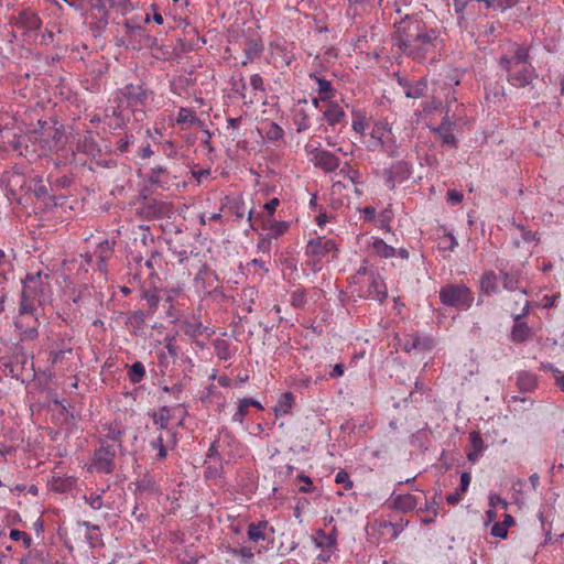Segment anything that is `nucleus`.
<instances>
[{
    "label": "nucleus",
    "mask_w": 564,
    "mask_h": 564,
    "mask_svg": "<svg viewBox=\"0 0 564 564\" xmlns=\"http://www.w3.org/2000/svg\"><path fill=\"white\" fill-rule=\"evenodd\" d=\"M393 43L406 56L422 62L430 56L434 57L442 45L441 32L426 24L414 15H406L394 23Z\"/></svg>",
    "instance_id": "nucleus-1"
},
{
    "label": "nucleus",
    "mask_w": 564,
    "mask_h": 564,
    "mask_svg": "<svg viewBox=\"0 0 564 564\" xmlns=\"http://www.w3.org/2000/svg\"><path fill=\"white\" fill-rule=\"evenodd\" d=\"M529 58V48L518 44H512L501 56L499 65L506 72V79L511 86L524 88L536 77Z\"/></svg>",
    "instance_id": "nucleus-2"
},
{
    "label": "nucleus",
    "mask_w": 564,
    "mask_h": 564,
    "mask_svg": "<svg viewBox=\"0 0 564 564\" xmlns=\"http://www.w3.org/2000/svg\"><path fill=\"white\" fill-rule=\"evenodd\" d=\"M23 289L19 307L21 315L35 313L52 295L50 274L42 271L29 272L22 280Z\"/></svg>",
    "instance_id": "nucleus-3"
},
{
    "label": "nucleus",
    "mask_w": 564,
    "mask_h": 564,
    "mask_svg": "<svg viewBox=\"0 0 564 564\" xmlns=\"http://www.w3.org/2000/svg\"><path fill=\"white\" fill-rule=\"evenodd\" d=\"M86 9V22L95 37L101 36L108 25V9H116L121 14L130 11L129 0H82Z\"/></svg>",
    "instance_id": "nucleus-4"
},
{
    "label": "nucleus",
    "mask_w": 564,
    "mask_h": 564,
    "mask_svg": "<svg viewBox=\"0 0 564 564\" xmlns=\"http://www.w3.org/2000/svg\"><path fill=\"white\" fill-rule=\"evenodd\" d=\"M368 151L381 150L389 156L395 155L397 142L392 126L386 119L376 120L366 141Z\"/></svg>",
    "instance_id": "nucleus-5"
},
{
    "label": "nucleus",
    "mask_w": 564,
    "mask_h": 564,
    "mask_svg": "<svg viewBox=\"0 0 564 564\" xmlns=\"http://www.w3.org/2000/svg\"><path fill=\"white\" fill-rule=\"evenodd\" d=\"M338 250L336 241L324 236L310 239L305 248V254L312 259L313 270L319 271L322 270V261L324 259L327 261L335 259Z\"/></svg>",
    "instance_id": "nucleus-6"
},
{
    "label": "nucleus",
    "mask_w": 564,
    "mask_h": 564,
    "mask_svg": "<svg viewBox=\"0 0 564 564\" xmlns=\"http://www.w3.org/2000/svg\"><path fill=\"white\" fill-rule=\"evenodd\" d=\"M440 300L445 306L468 310L473 305L474 293L465 284H446L440 290Z\"/></svg>",
    "instance_id": "nucleus-7"
},
{
    "label": "nucleus",
    "mask_w": 564,
    "mask_h": 564,
    "mask_svg": "<svg viewBox=\"0 0 564 564\" xmlns=\"http://www.w3.org/2000/svg\"><path fill=\"white\" fill-rule=\"evenodd\" d=\"M304 152L308 161L325 173H332L340 165V160L333 152L324 150L318 142H307Z\"/></svg>",
    "instance_id": "nucleus-8"
},
{
    "label": "nucleus",
    "mask_w": 564,
    "mask_h": 564,
    "mask_svg": "<svg viewBox=\"0 0 564 564\" xmlns=\"http://www.w3.org/2000/svg\"><path fill=\"white\" fill-rule=\"evenodd\" d=\"M117 448L113 444L101 442L100 446L94 451L90 464L87 465L89 473L111 474L116 468L115 458Z\"/></svg>",
    "instance_id": "nucleus-9"
},
{
    "label": "nucleus",
    "mask_w": 564,
    "mask_h": 564,
    "mask_svg": "<svg viewBox=\"0 0 564 564\" xmlns=\"http://www.w3.org/2000/svg\"><path fill=\"white\" fill-rule=\"evenodd\" d=\"M118 96L119 108H129L134 111L147 104L149 93L140 85L129 84L119 90Z\"/></svg>",
    "instance_id": "nucleus-10"
},
{
    "label": "nucleus",
    "mask_w": 564,
    "mask_h": 564,
    "mask_svg": "<svg viewBox=\"0 0 564 564\" xmlns=\"http://www.w3.org/2000/svg\"><path fill=\"white\" fill-rule=\"evenodd\" d=\"M177 445L176 433L173 431H160L149 441L151 451H155V460H164L167 457L169 449Z\"/></svg>",
    "instance_id": "nucleus-11"
},
{
    "label": "nucleus",
    "mask_w": 564,
    "mask_h": 564,
    "mask_svg": "<svg viewBox=\"0 0 564 564\" xmlns=\"http://www.w3.org/2000/svg\"><path fill=\"white\" fill-rule=\"evenodd\" d=\"M412 165L405 161H397L389 169L383 171L384 184L389 189H394L397 184H401L410 178Z\"/></svg>",
    "instance_id": "nucleus-12"
},
{
    "label": "nucleus",
    "mask_w": 564,
    "mask_h": 564,
    "mask_svg": "<svg viewBox=\"0 0 564 564\" xmlns=\"http://www.w3.org/2000/svg\"><path fill=\"white\" fill-rule=\"evenodd\" d=\"M10 22L25 33L37 31L42 25L40 17L31 10H22L18 15H12Z\"/></svg>",
    "instance_id": "nucleus-13"
},
{
    "label": "nucleus",
    "mask_w": 564,
    "mask_h": 564,
    "mask_svg": "<svg viewBox=\"0 0 564 564\" xmlns=\"http://www.w3.org/2000/svg\"><path fill=\"white\" fill-rule=\"evenodd\" d=\"M40 322L35 317V313L21 315L15 321V327L20 330L22 340H34L39 336Z\"/></svg>",
    "instance_id": "nucleus-14"
},
{
    "label": "nucleus",
    "mask_w": 564,
    "mask_h": 564,
    "mask_svg": "<svg viewBox=\"0 0 564 564\" xmlns=\"http://www.w3.org/2000/svg\"><path fill=\"white\" fill-rule=\"evenodd\" d=\"M388 295V289L383 279L376 273L370 274L369 285L367 290L360 293V296L365 299H371L382 302Z\"/></svg>",
    "instance_id": "nucleus-15"
},
{
    "label": "nucleus",
    "mask_w": 564,
    "mask_h": 564,
    "mask_svg": "<svg viewBox=\"0 0 564 564\" xmlns=\"http://www.w3.org/2000/svg\"><path fill=\"white\" fill-rule=\"evenodd\" d=\"M326 105L322 110L323 120L332 128L340 124L346 119V112L344 108L335 100L325 101Z\"/></svg>",
    "instance_id": "nucleus-16"
},
{
    "label": "nucleus",
    "mask_w": 564,
    "mask_h": 564,
    "mask_svg": "<svg viewBox=\"0 0 564 564\" xmlns=\"http://www.w3.org/2000/svg\"><path fill=\"white\" fill-rule=\"evenodd\" d=\"M76 482L77 478L75 476L61 475L58 473H53L48 479L51 490L58 494L69 492Z\"/></svg>",
    "instance_id": "nucleus-17"
},
{
    "label": "nucleus",
    "mask_w": 564,
    "mask_h": 564,
    "mask_svg": "<svg viewBox=\"0 0 564 564\" xmlns=\"http://www.w3.org/2000/svg\"><path fill=\"white\" fill-rule=\"evenodd\" d=\"M527 312H528V302L525 301L524 312L522 314L516 315V317H514V325H513V327L511 329V334H510L511 340L513 343H523V341L528 340L531 336L530 327L525 323L520 322V318Z\"/></svg>",
    "instance_id": "nucleus-18"
},
{
    "label": "nucleus",
    "mask_w": 564,
    "mask_h": 564,
    "mask_svg": "<svg viewBox=\"0 0 564 564\" xmlns=\"http://www.w3.org/2000/svg\"><path fill=\"white\" fill-rule=\"evenodd\" d=\"M310 78L315 82L317 86L316 90L323 102L334 99L336 90L334 89L330 80H327L315 73L310 74Z\"/></svg>",
    "instance_id": "nucleus-19"
},
{
    "label": "nucleus",
    "mask_w": 564,
    "mask_h": 564,
    "mask_svg": "<svg viewBox=\"0 0 564 564\" xmlns=\"http://www.w3.org/2000/svg\"><path fill=\"white\" fill-rule=\"evenodd\" d=\"M314 543L316 547L321 550H327V552L337 551V536L335 531L326 533L323 530H317L314 536Z\"/></svg>",
    "instance_id": "nucleus-20"
},
{
    "label": "nucleus",
    "mask_w": 564,
    "mask_h": 564,
    "mask_svg": "<svg viewBox=\"0 0 564 564\" xmlns=\"http://www.w3.org/2000/svg\"><path fill=\"white\" fill-rule=\"evenodd\" d=\"M113 245L115 243L109 240H104L97 246L95 250V256L98 259V269L100 271H106L107 261L111 258L113 253Z\"/></svg>",
    "instance_id": "nucleus-21"
},
{
    "label": "nucleus",
    "mask_w": 564,
    "mask_h": 564,
    "mask_svg": "<svg viewBox=\"0 0 564 564\" xmlns=\"http://www.w3.org/2000/svg\"><path fill=\"white\" fill-rule=\"evenodd\" d=\"M470 481H471V475L469 473H467V471H464L460 475L459 487L455 490V492L449 494L446 497L447 502L449 505H452V506L458 505L462 501V499H463L464 495L466 494V491L468 490Z\"/></svg>",
    "instance_id": "nucleus-22"
},
{
    "label": "nucleus",
    "mask_w": 564,
    "mask_h": 564,
    "mask_svg": "<svg viewBox=\"0 0 564 564\" xmlns=\"http://www.w3.org/2000/svg\"><path fill=\"white\" fill-rule=\"evenodd\" d=\"M263 228L268 230V236L278 239L290 229V224L284 220L267 219L263 221Z\"/></svg>",
    "instance_id": "nucleus-23"
},
{
    "label": "nucleus",
    "mask_w": 564,
    "mask_h": 564,
    "mask_svg": "<svg viewBox=\"0 0 564 564\" xmlns=\"http://www.w3.org/2000/svg\"><path fill=\"white\" fill-rule=\"evenodd\" d=\"M369 127L368 117L365 110L361 109H352L351 110V128L352 130L359 134L365 135L366 130Z\"/></svg>",
    "instance_id": "nucleus-24"
},
{
    "label": "nucleus",
    "mask_w": 564,
    "mask_h": 564,
    "mask_svg": "<svg viewBox=\"0 0 564 564\" xmlns=\"http://www.w3.org/2000/svg\"><path fill=\"white\" fill-rule=\"evenodd\" d=\"M392 505L397 510L409 512L414 510L417 505V498L411 494L398 495L393 498Z\"/></svg>",
    "instance_id": "nucleus-25"
},
{
    "label": "nucleus",
    "mask_w": 564,
    "mask_h": 564,
    "mask_svg": "<svg viewBox=\"0 0 564 564\" xmlns=\"http://www.w3.org/2000/svg\"><path fill=\"white\" fill-rule=\"evenodd\" d=\"M263 51V45L259 40H248L243 46L245 59L242 61V65H247L251 63L253 59L258 58Z\"/></svg>",
    "instance_id": "nucleus-26"
},
{
    "label": "nucleus",
    "mask_w": 564,
    "mask_h": 564,
    "mask_svg": "<svg viewBox=\"0 0 564 564\" xmlns=\"http://www.w3.org/2000/svg\"><path fill=\"white\" fill-rule=\"evenodd\" d=\"M371 249L378 257L383 259H390L397 256V249L388 245L381 238H372Z\"/></svg>",
    "instance_id": "nucleus-27"
},
{
    "label": "nucleus",
    "mask_w": 564,
    "mask_h": 564,
    "mask_svg": "<svg viewBox=\"0 0 564 564\" xmlns=\"http://www.w3.org/2000/svg\"><path fill=\"white\" fill-rule=\"evenodd\" d=\"M404 525L402 522L393 523L387 520L379 522V532L381 535H387L389 540H394L403 531Z\"/></svg>",
    "instance_id": "nucleus-28"
},
{
    "label": "nucleus",
    "mask_w": 564,
    "mask_h": 564,
    "mask_svg": "<svg viewBox=\"0 0 564 564\" xmlns=\"http://www.w3.org/2000/svg\"><path fill=\"white\" fill-rule=\"evenodd\" d=\"M183 333L191 337L196 338L203 335L206 330V327L196 318L184 321L181 325Z\"/></svg>",
    "instance_id": "nucleus-29"
},
{
    "label": "nucleus",
    "mask_w": 564,
    "mask_h": 564,
    "mask_svg": "<svg viewBox=\"0 0 564 564\" xmlns=\"http://www.w3.org/2000/svg\"><path fill=\"white\" fill-rule=\"evenodd\" d=\"M269 528L267 521H260L258 523H250L248 527V539L252 542H259L267 539L265 531Z\"/></svg>",
    "instance_id": "nucleus-30"
},
{
    "label": "nucleus",
    "mask_w": 564,
    "mask_h": 564,
    "mask_svg": "<svg viewBox=\"0 0 564 564\" xmlns=\"http://www.w3.org/2000/svg\"><path fill=\"white\" fill-rule=\"evenodd\" d=\"M172 419L171 409L167 406H162L158 412H154L152 415V420L154 425L158 426L160 431H170L167 429L169 423Z\"/></svg>",
    "instance_id": "nucleus-31"
},
{
    "label": "nucleus",
    "mask_w": 564,
    "mask_h": 564,
    "mask_svg": "<svg viewBox=\"0 0 564 564\" xmlns=\"http://www.w3.org/2000/svg\"><path fill=\"white\" fill-rule=\"evenodd\" d=\"M294 395L291 392H284L280 395L278 403L274 408L275 415H285L289 414L293 404H294Z\"/></svg>",
    "instance_id": "nucleus-32"
},
{
    "label": "nucleus",
    "mask_w": 564,
    "mask_h": 564,
    "mask_svg": "<svg viewBox=\"0 0 564 564\" xmlns=\"http://www.w3.org/2000/svg\"><path fill=\"white\" fill-rule=\"evenodd\" d=\"M293 124L297 133H303L311 128V118L304 109H297L293 115Z\"/></svg>",
    "instance_id": "nucleus-33"
},
{
    "label": "nucleus",
    "mask_w": 564,
    "mask_h": 564,
    "mask_svg": "<svg viewBox=\"0 0 564 564\" xmlns=\"http://www.w3.org/2000/svg\"><path fill=\"white\" fill-rule=\"evenodd\" d=\"M213 346H214L216 356L220 360H228L231 358L232 354L230 350V343L228 340L223 339V338H216L213 341Z\"/></svg>",
    "instance_id": "nucleus-34"
},
{
    "label": "nucleus",
    "mask_w": 564,
    "mask_h": 564,
    "mask_svg": "<svg viewBox=\"0 0 564 564\" xmlns=\"http://www.w3.org/2000/svg\"><path fill=\"white\" fill-rule=\"evenodd\" d=\"M480 289L486 294H491L497 291V275L492 271L485 272L480 279Z\"/></svg>",
    "instance_id": "nucleus-35"
},
{
    "label": "nucleus",
    "mask_w": 564,
    "mask_h": 564,
    "mask_svg": "<svg viewBox=\"0 0 564 564\" xmlns=\"http://www.w3.org/2000/svg\"><path fill=\"white\" fill-rule=\"evenodd\" d=\"M427 90V84L424 79H420L414 84H410L408 89L404 90V95L408 98L417 99L425 95Z\"/></svg>",
    "instance_id": "nucleus-36"
},
{
    "label": "nucleus",
    "mask_w": 564,
    "mask_h": 564,
    "mask_svg": "<svg viewBox=\"0 0 564 564\" xmlns=\"http://www.w3.org/2000/svg\"><path fill=\"white\" fill-rule=\"evenodd\" d=\"M228 553L234 557L241 558L243 564H250L254 557L253 551L249 546L242 547H228Z\"/></svg>",
    "instance_id": "nucleus-37"
},
{
    "label": "nucleus",
    "mask_w": 564,
    "mask_h": 564,
    "mask_svg": "<svg viewBox=\"0 0 564 564\" xmlns=\"http://www.w3.org/2000/svg\"><path fill=\"white\" fill-rule=\"evenodd\" d=\"M264 137L271 141H280L284 137V130L275 122H269L264 127Z\"/></svg>",
    "instance_id": "nucleus-38"
},
{
    "label": "nucleus",
    "mask_w": 564,
    "mask_h": 564,
    "mask_svg": "<svg viewBox=\"0 0 564 564\" xmlns=\"http://www.w3.org/2000/svg\"><path fill=\"white\" fill-rule=\"evenodd\" d=\"M145 376V367L141 361L133 362L129 370H128V377L129 380L132 383H139L143 380Z\"/></svg>",
    "instance_id": "nucleus-39"
},
{
    "label": "nucleus",
    "mask_w": 564,
    "mask_h": 564,
    "mask_svg": "<svg viewBox=\"0 0 564 564\" xmlns=\"http://www.w3.org/2000/svg\"><path fill=\"white\" fill-rule=\"evenodd\" d=\"M438 137L442 142L448 145H455L456 138L451 130V124L447 122H442L441 126L436 129Z\"/></svg>",
    "instance_id": "nucleus-40"
},
{
    "label": "nucleus",
    "mask_w": 564,
    "mask_h": 564,
    "mask_svg": "<svg viewBox=\"0 0 564 564\" xmlns=\"http://www.w3.org/2000/svg\"><path fill=\"white\" fill-rule=\"evenodd\" d=\"M167 172L163 166H156L151 170V173L149 175V181L152 184H156L159 186H162L167 183Z\"/></svg>",
    "instance_id": "nucleus-41"
},
{
    "label": "nucleus",
    "mask_w": 564,
    "mask_h": 564,
    "mask_svg": "<svg viewBox=\"0 0 564 564\" xmlns=\"http://www.w3.org/2000/svg\"><path fill=\"white\" fill-rule=\"evenodd\" d=\"M226 440L231 441L232 437L229 434H226L223 440L221 438L216 440L210 444L208 452H207V457L209 459H216L218 464H221L219 447L221 446V442L224 443Z\"/></svg>",
    "instance_id": "nucleus-42"
},
{
    "label": "nucleus",
    "mask_w": 564,
    "mask_h": 564,
    "mask_svg": "<svg viewBox=\"0 0 564 564\" xmlns=\"http://www.w3.org/2000/svg\"><path fill=\"white\" fill-rule=\"evenodd\" d=\"M198 121L191 108L182 107L178 111L176 123L177 124H194Z\"/></svg>",
    "instance_id": "nucleus-43"
},
{
    "label": "nucleus",
    "mask_w": 564,
    "mask_h": 564,
    "mask_svg": "<svg viewBox=\"0 0 564 564\" xmlns=\"http://www.w3.org/2000/svg\"><path fill=\"white\" fill-rule=\"evenodd\" d=\"M458 246L456 238L449 234L445 232L443 236L438 238V248L444 251H454V249Z\"/></svg>",
    "instance_id": "nucleus-44"
},
{
    "label": "nucleus",
    "mask_w": 564,
    "mask_h": 564,
    "mask_svg": "<svg viewBox=\"0 0 564 564\" xmlns=\"http://www.w3.org/2000/svg\"><path fill=\"white\" fill-rule=\"evenodd\" d=\"M10 539L12 541L19 542L21 541L23 543V546L25 549H30L32 545V538L24 531H20L18 529H12L10 531Z\"/></svg>",
    "instance_id": "nucleus-45"
},
{
    "label": "nucleus",
    "mask_w": 564,
    "mask_h": 564,
    "mask_svg": "<svg viewBox=\"0 0 564 564\" xmlns=\"http://www.w3.org/2000/svg\"><path fill=\"white\" fill-rule=\"evenodd\" d=\"M290 303L296 308H302L306 304V292L303 289H297L291 293Z\"/></svg>",
    "instance_id": "nucleus-46"
},
{
    "label": "nucleus",
    "mask_w": 564,
    "mask_h": 564,
    "mask_svg": "<svg viewBox=\"0 0 564 564\" xmlns=\"http://www.w3.org/2000/svg\"><path fill=\"white\" fill-rule=\"evenodd\" d=\"M249 405L247 403V398H243L238 403V409L236 413L232 415V422L242 424L246 415L248 414Z\"/></svg>",
    "instance_id": "nucleus-47"
},
{
    "label": "nucleus",
    "mask_w": 564,
    "mask_h": 564,
    "mask_svg": "<svg viewBox=\"0 0 564 564\" xmlns=\"http://www.w3.org/2000/svg\"><path fill=\"white\" fill-rule=\"evenodd\" d=\"M32 183L33 185L30 186V188L33 191L37 198H45L48 196V188L43 183L42 178H33Z\"/></svg>",
    "instance_id": "nucleus-48"
},
{
    "label": "nucleus",
    "mask_w": 564,
    "mask_h": 564,
    "mask_svg": "<svg viewBox=\"0 0 564 564\" xmlns=\"http://www.w3.org/2000/svg\"><path fill=\"white\" fill-rule=\"evenodd\" d=\"M142 297L147 301L149 310L153 313L156 311L160 297L155 290H148L143 292Z\"/></svg>",
    "instance_id": "nucleus-49"
},
{
    "label": "nucleus",
    "mask_w": 564,
    "mask_h": 564,
    "mask_svg": "<svg viewBox=\"0 0 564 564\" xmlns=\"http://www.w3.org/2000/svg\"><path fill=\"white\" fill-rule=\"evenodd\" d=\"M518 384L521 389L530 390L535 384V378L529 372H520L518 375Z\"/></svg>",
    "instance_id": "nucleus-50"
},
{
    "label": "nucleus",
    "mask_w": 564,
    "mask_h": 564,
    "mask_svg": "<svg viewBox=\"0 0 564 564\" xmlns=\"http://www.w3.org/2000/svg\"><path fill=\"white\" fill-rule=\"evenodd\" d=\"M250 86L254 93V96H257L258 93H261L263 95L265 91L264 80L259 74L251 75Z\"/></svg>",
    "instance_id": "nucleus-51"
},
{
    "label": "nucleus",
    "mask_w": 564,
    "mask_h": 564,
    "mask_svg": "<svg viewBox=\"0 0 564 564\" xmlns=\"http://www.w3.org/2000/svg\"><path fill=\"white\" fill-rule=\"evenodd\" d=\"M84 500L90 508L94 510H99L102 507V497L101 495L91 494L89 496H84Z\"/></svg>",
    "instance_id": "nucleus-52"
},
{
    "label": "nucleus",
    "mask_w": 564,
    "mask_h": 564,
    "mask_svg": "<svg viewBox=\"0 0 564 564\" xmlns=\"http://www.w3.org/2000/svg\"><path fill=\"white\" fill-rule=\"evenodd\" d=\"M335 481L343 485L345 490L352 488V481L350 480L348 473L345 470H340L336 474Z\"/></svg>",
    "instance_id": "nucleus-53"
},
{
    "label": "nucleus",
    "mask_w": 564,
    "mask_h": 564,
    "mask_svg": "<svg viewBox=\"0 0 564 564\" xmlns=\"http://www.w3.org/2000/svg\"><path fill=\"white\" fill-rule=\"evenodd\" d=\"M164 347L166 348L169 355L172 358H176L178 356V347L176 345V340L174 337H165L164 338Z\"/></svg>",
    "instance_id": "nucleus-54"
},
{
    "label": "nucleus",
    "mask_w": 564,
    "mask_h": 564,
    "mask_svg": "<svg viewBox=\"0 0 564 564\" xmlns=\"http://www.w3.org/2000/svg\"><path fill=\"white\" fill-rule=\"evenodd\" d=\"M470 444L474 451L482 452L484 449V441L481 435L478 432H471L469 434Z\"/></svg>",
    "instance_id": "nucleus-55"
},
{
    "label": "nucleus",
    "mask_w": 564,
    "mask_h": 564,
    "mask_svg": "<svg viewBox=\"0 0 564 564\" xmlns=\"http://www.w3.org/2000/svg\"><path fill=\"white\" fill-rule=\"evenodd\" d=\"M508 529L502 522H495L491 527V534L496 538L506 539L508 536Z\"/></svg>",
    "instance_id": "nucleus-56"
},
{
    "label": "nucleus",
    "mask_w": 564,
    "mask_h": 564,
    "mask_svg": "<svg viewBox=\"0 0 564 564\" xmlns=\"http://www.w3.org/2000/svg\"><path fill=\"white\" fill-rule=\"evenodd\" d=\"M279 205H280V199L276 197L270 199L268 203L264 204L263 209L268 216V219H272Z\"/></svg>",
    "instance_id": "nucleus-57"
},
{
    "label": "nucleus",
    "mask_w": 564,
    "mask_h": 564,
    "mask_svg": "<svg viewBox=\"0 0 564 564\" xmlns=\"http://www.w3.org/2000/svg\"><path fill=\"white\" fill-rule=\"evenodd\" d=\"M221 471H223L221 464H217V465L207 466L205 468L204 474H205L206 478H218V477H220Z\"/></svg>",
    "instance_id": "nucleus-58"
},
{
    "label": "nucleus",
    "mask_w": 564,
    "mask_h": 564,
    "mask_svg": "<svg viewBox=\"0 0 564 564\" xmlns=\"http://www.w3.org/2000/svg\"><path fill=\"white\" fill-rule=\"evenodd\" d=\"M133 143V135L132 134H126L123 138H121L117 142V150L120 153H124L128 151L130 144Z\"/></svg>",
    "instance_id": "nucleus-59"
},
{
    "label": "nucleus",
    "mask_w": 564,
    "mask_h": 564,
    "mask_svg": "<svg viewBox=\"0 0 564 564\" xmlns=\"http://www.w3.org/2000/svg\"><path fill=\"white\" fill-rule=\"evenodd\" d=\"M488 501L491 508L500 506L503 510L508 509V502L497 494H490Z\"/></svg>",
    "instance_id": "nucleus-60"
},
{
    "label": "nucleus",
    "mask_w": 564,
    "mask_h": 564,
    "mask_svg": "<svg viewBox=\"0 0 564 564\" xmlns=\"http://www.w3.org/2000/svg\"><path fill=\"white\" fill-rule=\"evenodd\" d=\"M271 240L272 238H270L268 235L260 238L257 245L258 250L263 253H269L271 249Z\"/></svg>",
    "instance_id": "nucleus-61"
},
{
    "label": "nucleus",
    "mask_w": 564,
    "mask_h": 564,
    "mask_svg": "<svg viewBox=\"0 0 564 564\" xmlns=\"http://www.w3.org/2000/svg\"><path fill=\"white\" fill-rule=\"evenodd\" d=\"M464 198V195L458 192V191H455V189H449L447 192V200L452 204V205H458L462 203Z\"/></svg>",
    "instance_id": "nucleus-62"
},
{
    "label": "nucleus",
    "mask_w": 564,
    "mask_h": 564,
    "mask_svg": "<svg viewBox=\"0 0 564 564\" xmlns=\"http://www.w3.org/2000/svg\"><path fill=\"white\" fill-rule=\"evenodd\" d=\"M556 386L564 392V371L551 367Z\"/></svg>",
    "instance_id": "nucleus-63"
},
{
    "label": "nucleus",
    "mask_w": 564,
    "mask_h": 564,
    "mask_svg": "<svg viewBox=\"0 0 564 564\" xmlns=\"http://www.w3.org/2000/svg\"><path fill=\"white\" fill-rule=\"evenodd\" d=\"M138 488L140 490H147V491H154L155 489V482L151 478H143L140 482Z\"/></svg>",
    "instance_id": "nucleus-64"
}]
</instances>
